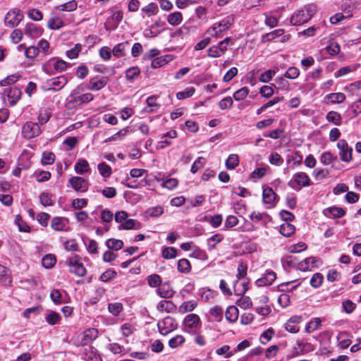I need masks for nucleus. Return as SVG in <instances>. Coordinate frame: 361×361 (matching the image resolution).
Here are the masks:
<instances>
[{"instance_id":"f257e3e1","label":"nucleus","mask_w":361,"mask_h":361,"mask_svg":"<svg viewBox=\"0 0 361 361\" xmlns=\"http://www.w3.org/2000/svg\"><path fill=\"white\" fill-rule=\"evenodd\" d=\"M94 99V95L91 93H85L75 96L72 94L68 98L65 107L66 109L73 111L81 109L82 105L86 104Z\"/></svg>"},{"instance_id":"f03ea898","label":"nucleus","mask_w":361,"mask_h":361,"mask_svg":"<svg viewBox=\"0 0 361 361\" xmlns=\"http://www.w3.org/2000/svg\"><path fill=\"white\" fill-rule=\"evenodd\" d=\"M234 20L233 15L227 16L221 20L214 23L209 32H211L212 36L216 38L219 37L224 31L227 30L234 23Z\"/></svg>"},{"instance_id":"7ed1b4c3","label":"nucleus","mask_w":361,"mask_h":361,"mask_svg":"<svg viewBox=\"0 0 361 361\" xmlns=\"http://www.w3.org/2000/svg\"><path fill=\"white\" fill-rule=\"evenodd\" d=\"M311 185V180L308 175L305 172H297L293 179L288 182V185L293 189L298 191L302 188L307 187Z\"/></svg>"},{"instance_id":"20e7f679","label":"nucleus","mask_w":361,"mask_h":361,"mask_svg":"<svg viewBox=\"0 0 361 361\" xmlns=\"http://www.w3.org/2000/svg\"><path fill=\"white\" fill-rule=\"evenodd\" d=\"M24 14L19 8H15L10 10L5 16L4 24L10 27H17L23 20Z\"/></svg>"},{"instance_id":"39448f33","label":"nucleus","mask_w":361,"mask_h":361,"mask_svg":"<svg viewBox=\"0 0 361 361\" xmlns=\"http://www.w3.org/2000/svg\"><path fill=\"white\" fill-rule=\"evenodd\" d=\"M67 264L69 267V271L77 276L82 277L86 273V268L80 262V258L78 255L68 258Z\"/></svg>"},{"instance_id":"423d86ee","label":"nucleus","mask_w":361,"mask_h":361,"mask_svg":"<svg viewBox=\"0 0 361 361\" xmlns=\"http://www.w3.org/2000/svg\"><path fill=\"white\" fill-rule=\"evenodd\" d=\"M21 133L24 138L30 140L39 136L42 130L38 123L27 121L23 126Z\"/></svg>"},{"instance_id":"0eeeda50","label":"nucleus","mask_w":361,"mask_h":361,"mask_svg":"<svg viewBox=\"0 0 361 361\" xmlns=\"http://www.w3.org/2000/svg\"><path fill=\"white\" fill-rule=\"evenodd\" d=\"M201 326V319L196 314H188L183 323V329L185 332L191 334L192 330Z\"/></svg>"},{"instance_id":"6e6552de","label":"nucleus","mask_w":361,"mask_h":361,"mask_svg":"<svg viewBox=\"0 0 361 361\" xmlns=\"http://www.w3.org/2000/svg\"><path fill=\"white\" fill-rule=\"evenodd\" d=\"M337 147L339 149L338 154L343 161L349 163L352 161L353 148L348 145L345 140H339L337 142Z\"/></svg>"},{"instance_id":"1a4fd4ad","label":"nucleus","mask_w":361,"mask_h":361,"mask_svg":"<svg viewBox=\"0 0 361 361\" xmlns=\"http://www.w3.org/2000/svg\"><path fill=\"white\" fill-rule=\"evenodd\" d=\"M312 17V11L305 8L300 9L290 18V23L293 25H300L308 22Z\"/></svg>"},{"instance_id":"9d476101","label":"nucleus","mask_w":361,"mask_h":361,"mask_svg":"<svg viewBox=\"0 0 361 361\" xmlns=\"http://www.w3.org/2000/svg\"><path fill=\"white\" fill-rule=\"evenodd\" d=\"M159 331L162 335H167L177 327L176 320L171 317H166L157 324Z\"/></svg>"},{"instance_id":"9b49d317","label":"nucleus","mask_w":361,"mask_h":361,"mask_svg":"<svg viewBox=\"0 0 361 361\" xmlns=\"http://www.w3.org/2000/svg\"><path fill=\"white\" fill-rule=\"evenodd\" d=\"M68 82V79L64 75L52 78L47 80L48 90L57 92L61 90Z\"/></svg>"},{"instance_id":"f8f14e48","label":"nucleus","mask_w":361,"mask_h":361,"mask_svg":"<svg viewBox=\"0 0 361 361\" xmlns=\"http://www.w3.org/2000/svg\"><path fill=\"white\" fill-rule=\"evenodd\" d=\"M22 92L20 89L13 87H6L4 89V95L6 96L8 99L10 106H14L17 102L20 99Z\"/></svg>"},{"instance_id":"ddd939ff","label":"nucleus","mask_w":361,"mask_h":361,"mask_svg":"<svg viewBox=\"0 0 361 361\" xmlns=\"http://www.w3.org/2000/svg\"><path fill=\"white\" fill-rule=\"evenodd\" d=\"M107 77H94L90 79L87 89L91 91H99L103 89L108 83Z\"/></svg>"},{"instance_id":"4468645a","label":"nucleus","mask_w":361,"mask_h":361,"mask_svg":"<svg viewBox=\"0 0 361 361\" xmlns=\"http://www.w3.org/2000/svg\"><path fill=\"white\" fill-rule=\"evenodd\" d=\"M276 279V274L272 270H267L265 273L255 281L258 287H263L271 285Z\"/></svg>"},{"instance_id":"2eb2a0df","label":"nucleus","mask_w":361,"mask_h":361,"mask_svg":"<svg viewBox=\"0 0 361 361\" xmlns=\"http://www.w3.org/2000/svg\"><path fill=\"white\" fill-rule=\"evenodd\" d=\"M71 187L77 192H85L88 190V184L85 179L80 176H73L69 179Z\"/></svg>"},{"instance_id":"dca6fc26","label":"nucleus","mask_w":361,"mask_h":361,"mask_svg":"<svg viewBox=\"0 0 361 361\" xmlns=\"http://www.w3.org/2000/svg\"><path fill=\"white\" fill-rule=\"evenodd\" d=\"M98 330L95 328H89L85 330L81 334L80 344L87 345L98 337Z\"/></svg>"},{"instance_id":"f3484780","label":"nucleus","mask_w":361,"mask_h":361,"mask_svg":"<svg viewBox=\"0 0 361 361\" xmlns=\"http://www.w3.org/2000/svg\"><path fill=\"white\" fill-rule=\"evenodd\" d=\"M156 292L162 298H172L176 291L173 289L169 281L162 283V284L157 289Z\"/></svg>"},{"instance_id":"a211bd4d","label":"nucleus","mask_w":361,"mask_h":361,"mask_svg":"<svg viewBox=\"0 0 361 361\" xmlns=\"http://www.w3.org/2000/svg\"><path fill=\"white\" fill-rule=\"evenodd\" d=\"M278 197L276 193L270 187H267L262 191V200L264 204H272V207L276 204V200Z\"/></svg>"},{"instance_id":"6ab92c4d","label":"nucleus","mask_w":361,"mask_h":361,"mask_svg":"<svg viewBox=\"0 0 361 361\" xmlns=\"http://www.w3.org/2000/svg\"><path fill=\"white\" fill-rule=\"evenodd\" d=\"M43 33V29L33 23H27L25 34L31 38L39 37Z\"/></svg>"},{"instance_id":"aec40b11","label":"nucleus","mask_w":361,"mask_h":361,"mask_svg":"<svg viewBox=\"0 0 361 361\" xmlns=\"http://www.w3.org/2000/svg\"><path fill=\"white\" fill-rule=\"evenodd\" d=\"M68 219L60 216H55L51 221V227L56 231H66Z\"/></svg>"},{"instance_id":"412c9836","label":"nucleus","mask_w":361,"mask_h":361,"mask_svg":"<svg viewBox=\"0 0 361 361\" xmlns=\"http://www.w3.org/2000/svg\"><path fill=\"white\" fill-rule=\"evenodd\" d=\"M318 260L319 259L315 257H307L298 263V268L302 271H307L310 269V267H317Z\"/></svg>"},{"instance_id":"4be33fe9","label":"nucleus","mask_w":361,"mask_h":361,"mask_svg":"<svg viewBox=\"0 0 361 361\" xmlns=\"http://www.w3.org/2000/svg\"><path fill=\"white\" fill-rule=\"evenodd\" d=\"M173 59V56L170 54L161 56L152 59L151 62V67L152 68H161Z\"/></svg>"},{"instance_id":"5701e85b","label":"nucleus","mask_w":361,"mask_h":361,"mask_svg":"<svg viewBox=\"0 0 361 361\" xmlns=\"http://www.w3.org/2000/svg\"><path fill=\"white\" fill-rule=\"evenodd\" d=\"M300 321V317H292L284 324L285 329L291 334L298 333L300 331V327L298 326Z\"/></svg>"},{"instance_id":"b1692460","label":"nucleus","mask_w":361,"mask_h":361,"mask_svg":"<svg viewBox=\"0 0 361 361\" xmlns=\"http://www.w3.org/2000/svg\"><path fill=\"white\" fill-rule=\"evenodd\" d=\"M346 99L345 94L342 92L330 93L327 94L324 99L326 104H341Z\"/></svg>"},{"instance_id":"393cba45","label":"nucleus","mask_w":361,"mask_h":361,"mask_svg":"<svg viewBox=\"0 0 361 361\" xmlns=\"http://www.w3.org/2000/svg\"><path fill=\"white\" fill-rule=\"evenodd\" d=\"M324 212L326 216L330 215L334 219L342 218L346 214V211L343 208L336 206L326 209Z\"/></svg>"},{"instance_id":"a878e982","label":"nucleus","mask_w":361,"mask_h":361,"mask_svg":"<svg viewBox=\"0 0 361 361\" xmlns=\"http://www.w3.org/2000/svg\"><path fill=\"white\" fill-rule=\"evenodd\" d=\"M157 309L159 312L171 313L176 311V305L171 300H164L157 304Z\"/></svg>"},{"instance_id":"bb28decb","label":"nucleus","mask_w":361,"mask_h":361,"mask_svg":"<svg viewBox=\"0 0 361 361\" xmlns=\"http://www.w3.org/2000/svg\"><path fill=\"white\" fill-rule=\"evenodd\" d=\"M246 281L242 282L239 286H238V281H235L233 283V293L235 295L238 296H242L243 295L247 290L249 289V283L250 282V279H246Z\"/></svg>"},{"instance_id":"cd10ccee","label":"nucleus","mask_w":361,"mask_h":361,"mask_svg":"<svg viewBox=\"0 0 361 361\" xmlns=\"http://www.w3.org/2000/svg\"><path fill=\"white\" fill-rule=\"evenodd\" d=\"M238 314H239V311H238V309L237 308V307H235L234 305H231V306L228 307L226 310L225 317L228 322L233 323L238 320Z\"/></svg>"},{"instance_id":"c85d7f7f","label":"nucleus","mask_w":361,"mask_h":361,"mask_svg":"<svg viewBox=\"0 0 361 361\" xmlns=\"http://www.w3.org/2000/svg\"><path fill=\"white\" fill-rule=\"evenodd\" d=\"M350 337V336L347 331H342L338 334L337 338L341 348L345 349L350 345L351 340Z\"/></svg>"},{"instance_id":"c756f323","label":"nucleus","mask_w":361,"mask_h":361,"mask_svg":"<svg viewBox=\"0 0 361 361\" xmlns=\"http://www.w3.org/2000/svg\"><path fill=\"white\" fill-rule=\"evenodd\" d=\"M75 171L78 174L82 175L90 170L89 163L85 159H79L78 161L75 164Z\"/></svg>"},{"instance_id":"7c9ffc66","label":"nucleus","mask_w":361,"mask_h":361,"mask_svg":"<svg viewBox=\"0 0 361 361\" xmlns=\"http://www.w3.org/2000/svg\"><path fill=\"white\" fill-rule=\"evenodd\" d=\"M322 326V320L319 317L312 319L306 325L305 330L307 333L310 334L317 330Z\"/></svg>"},{"instance_id":"2f4dec72","label":"nucleus","mask_w":361,"mask_h":361,"mask_svg":"<svg viewBox=\"0 0 361 361\" xmlns=\"http://www.w3.org/2000/svg\"><path fill=\"white\" fill-rule=\"evenodd\" d=\"M183 14L180 11L170 13L167 17V22L172 26H177L183 21Z\"/></svg>"},{"instance_id":"473e14b6","label":"nucleus","mask_w":361,"mask_h":361,"mask_svg":"<svg viewBox=\"0 0 361 361\" xmlns=\"http://www.w3.org/2000/svg\"><path fill=\"white\" fill-rule=\"evenodd\" d=\"M177 269L181 274H189L191 271V264L187 259H180L178 261Z\"/></svg>"},{"instance_id":"72a5a7b5","label":"nucleus","mask_w":361,"mask_h":361,"mask_svg":"<svg viewBox=\"0 0 361 361\" xmlns=\"http://www.w3.org/2000/svg\"><path fill=\"white\" fill-rule=\"evenodd\" d=\"M295 231L294 225L289 222L283 223L280 226V233L285 237H290Z\"/></svg>"},{"instance_id":"f704fd0d","label":"nucleus","mask_w":361,"mask_h":361,"mask_svg":"<svg viewBox=\"0 0 361 361\" xmlns=\"http://www.w3.org/2000/svg\"><path fill=\"white\" fill-rule=\"evenodd\" d=\"M224 240V236L220 233H216L207 239V245L209 250H213L216 248V245Z\"/></svg>"},{"instance_id":"c9c22d12","label":"nucleus","mask_w":361,"mask_h":361,"mask_svg":"<svg viewBox=\"0 0 361 361\" xmlns=\"http://www.w3.org/2000/svg\"><path fill=\"white\" fill-rule=\"evenodd\" d=\"M148 285L152 288H159L162 284L161 277L157 274H152L147 278Z\"/></svg>"},{"instance_id":"e433bc0d","label":"nucleus","mask_w":361,"mask_h":361,"mask_svg":"<svg viewBox=\"0 0 361 361\" xmlns=\"http://www.w3.org/2000/svg\"><path fill=\"white\" fill-rule=\"evenodd\" d=\"M326 119L334 125L340 126L341 124L342 116L339 113L334 111H331L327 113Z\"/></svg>"},{"instance_id":"4c0bfd02","label":"nucleus","mask_w":361,"mask_h":361,"mask_svg":"<svg viewBox=\"0 0 361 361\" xmlns=\"http://www.w3.org/2000/svg\"><path fill=\"white\" fill-rule=\"evenodd\" d=\"M47 26L51 30H59L64 26V23L60 17H53L48 20Z\"/></svg>"},{"instance_id":"58836bf2","label":"nucleus","mask_w":361,"mask_h":361,"mask_svg":"<svg viewBox=\"0 0 361 361\" xmlns=\"http://www.w3.org/2000/svg\"><path fill=\"white\" fill-rule=\"evenodd\" d=\"M197 303L195 300H191L185 301L180 307L179 311L182 313L191 312L196 308Z\"/></svg>"},{"instance_id":"ea45409f","label":"nucleus","mask_w":361,"mask_h":361,"mask_svg":"<svg viewBox=\"0 0 361 361\" xmlns=\"http://www.w3.org/2000/svg\"><path fill=\"white\" fill-rule=\"evenodd\" d=\"M98 171L99 174L104 178H109L112 173L111 167L106 162H101L98 164Z\"/></svg>"},{"instance_id":"a19ab883","label":"nucleus","mask_w":361,"mask_h":361,"mask_svg":"<svg viewBox=\"0 0 361 361\" xmlns=\"http://www.w3.org/2000/svg\"><path fill=\"white\" fill-rule=\"evenodd\" d=\"M239 164V157L238 154H231L226 161V166L228 169L233 170Z\"/></svg>"},{"instance_id":"79ce46f5","label":"nucleus","mask_w":361,"mask_h":361,"mask_svg":"<svg viewBox=\"0 0 361 361\" xmlns=\"http://www.w3.org/2000/svg\"><path fill=\"white\" fill-rule=\"evenodd\" d=\"M106 245L109 250H120L123 247V242L121 240L110 238L106 240Z\"/></svg>"},{"instance_id":"37998d69","label":"nucleus","mask_w":361,"mask_h":361,"mask_svg":"<svg viewBox=\"0 0 361 361\" xmlns=\"http://www.w3.org/2000/svg\"><path fill=\"white\" fill-rule=\"evenodd\" d=\"M49 63H53L54 70L58 73L64 71L67 68V63L61 59L53 58L49 61Z\"/></svg>"},{"instance_id":"c03bdc74","label":"nucleus","mask_w":361,"mask_h":361,"mask_svg":"<svg viewBox=\"0 0 361 361\" xmlns=\"http://www.w3.org/2000/svg\"><path fill=\"white\" fill-rule=\"evenodd\" d=\"M107 349L114 355H123L126 354L124 347L117 343H109L107 345Z\"/></svg>"},{"instance_id":"a18cd8bd","label":"nucleus","mask_w":361,"mask_h":361,"mask_svg":"<svg viewBox=\"0 0 361 361\" xmlns=\"http://www.w3.org/2000/svg\"><path fill=\"white\" fill-rule=\"evenodd\" d=\"M40 203L44 207H49L54 205L53 195L49 192H44L39 195Z\"/></svg>"},{"instance_id":"49530a36","label":"nucleus","mask_w":361,"mask_h":361,"mask_svg":"<svg viewBox=\"0 0 361 361\" xmlns=\"http://www.w3.org/2000/svg\"><path fill=\"white\" fill-rule=\"evenodd\" d=\"M209 314L215 319L216 322H221L224 316V310L220 306H214L209 310Z\"/></svg>"},{"instance_id":"de8ad7c7","label":"nucleus","mask_w":361,"mask_h":361,"mask_svg":"<svg viewBox=\"0 0 361 361\" xmlns=\"http://www.w3.org/2000/svg\"><path fill=\"white\" fill-rule=\"evenodd\" d=\"M78 4L75 0H71L65 4H61L56 7L57 9L62 11H73L77 9Z\"/></svg>"},{"instance_id":"09e8293b","label":"nucleus","mask_w":361,"mask_h":361,"mask_svg":"<svg viewBox=\"0 0 361 361\" xmlns=\"http://www.w3.org/2000/svg\"><path fill=\"white\" fill-rule=\"evenodd\" d=\"M56 259L54 255H46L42 259V266L45 269H51L56 264Z\"/></svg>"},{"instance_id":"8fccbe9b","label":"nucleus","mask_w":361,"mask_h":361,"mask_svg":"<svg viewBox=\"0 0 361 361\" xmlns=\"http://www.w3.org/2000/svg\"><path fill=\"white\" fill-rule=\"evenodd\" d=\"M142 11L145 13L148 17H150L158 13L159 8L155 3L152 2L143 7Z\"/></svg>"},{"instance_id":"3c124183","label":"nucleus","mask_w":361,"mask_h":361,"mask_svg":"<svg viewBox=\"0 0 361 361\" xmlns=\"http://www.w3.org/2000/svg\"><path fill=\"white\" fill-rule=\"evenodd\" d=\"M336 160V156H334L331 152H324L320 157V161L324 165H331L333 161Z\"/></svg>"},{"instance_id":"603ef678","label":"nucleus","mask_w":361,"mask_h":361,"mask_svg":"<svg viewBox=\"0 0 361 361\" xmlns=\"http://www.w3.org/2000/svg\"><path fill=\"white\" fill-rule=\"evenodd\" d=\"M247 273V264L244 262L239 263L237 269L236 278L238 281L246 277Z\"/></svg>"},{"instance_id":"864d4df0","label":"nucleus","mask_w":361,"mask_h":361,"mask_svg":"<svg viewBox=\"0 0 361 361\" xmlns=\"http://www.w3.org/2000/svg\"><path fill=\"white\" fill-rule=\"evenodd\" d=\"M128 44L129 43L128 42H124L116 44L112 49V54L117 58L124 56L123 52L128 46Z\"/></svg>"},{"instance_id":"5fc2aeb1","label":"nucleus","mask_w":361,"mask_h":361,"mask_svg":"<svg viewBox=\"0 0 361 361\" xmlns=\"http://www.w3.org/2000/svg\"><path fill=\"white\" fill-rule=\"evenodd\" d=\"M269 161L271 165L281 166L283 164V159L276 152H272L269 157Z\"/></svg>"},{"instance_id":"6e6d98bb","label":"nucleus","mask_w":361,"mask_h":361,"mask_svg":"<svg viewBox=\"0 0 361 361\" xmlns=\"http://www.w3.org/2000/svg\"><path fill=\"white\" fill-rule=\"evenodd\" d=\"M128 133V128H123L104 140L105 143L123 139Z\"/></svg>"},{"instance_id":"4d7b16f0","label":"nucleus","mask_w":361,"mask_h":361,"mask_svg":"<svg viewBox=\"0 0 361 361\" xmlns=\"http://www.w3.org/2000/svg\"><path fill=\"white\" fill-rule=\"evenodd\" d=\"M185 338L182 335H176V336L171 338L169 341V345L171 348H176L180 345H182L185 343Z\"/></svg>"},{"instance_id":"13d9d810","label":"nucleus","mask_w":361,"mask_h":361,"mask_svg":"<svg viewBox=\"0 0 361 361\" xmlns=\"http://www.w3.org/2000/svg\"><path fill=\"white\" fill-rule=\"evenodd\" d=\"M117 273L115 270L109 269L99 276V280L102 282L106 283L110 280L115 279Z\"/></svg>"},{"instance_id":"bf43d9fd","label":"nucleus","mask_w":361,"mask_h":361,"mask_svg":"<svg viewBox=\"0 0 361 361\" xmlns=\"http://www.w3.org/2000/svg\"><path fill=\"white\" fill-rule=\"evenodd\" d=\"M324 276L321 273H315L313 274L310 279V285L314 288H318L323 283Z\"/></svg>"},{"instance_id":"052dcab7","label":"nucleus","mask_w":361,"mask_h":361,"mask_svg":"<svg viewBox=\"0 0 361 361\" xmlns=\"http://www.w3.org/2000/svg\"><path fill=\"white\" fill-rule=\"evenodd\" d=\"M55 161V154L51 152H44L42 153L41 163L43 166L51 164Z\"/></svg>"},{"instance_id":"680f3d73","label":"nucleus","mask_w":361,"mask_h":361,"mask_svg":"<svg viewBox=\"0 0 361 361\" xmlns=\"http://www.w3.org/2000/svg\"><path fill=\"white\" fill-rule=\"evenodd\" d=\"M161 255L164 259H173L177 256V250L173 247H168L163 249Z\"/></svg>"},{"instance_id":"e2e57ef3","label":"nucleus","mask_w":361,"mask_h":361,"mask_svg":"<svg viewBox=\"0 0 361 361\" xmlns=\"http://www.w3.org/2000/svg\"><path fill=\"white\" fill-rule=\"evenodd\" d=\"M46 322L50 325H55L59 323L61 320L60 314L54 311H51L49 314L47 315Z\"/></svg>"},{"instance_id":"0e129e2a","label":"nucleus","mask_w":361,"mask_h":361,"mask_svg":"<svg viewBox=\"0 0 361 361\" xmlns=\"http://www.w3.org/2000/svg\"><path fill=\"white\" fill-rule=\"evenodd\" d=\"M249 94V89L247 87H243L233 93V99L235 101H241L244 99Z\"/></svg>"},{"instance_id":"69168bd1","label":"nucleus","mask_w":361,"mask_h":361,"mask_svg":"<svg viewBox=\"0 0 361 361\" xmlns=\"http://www.w3.org/2000/svg\"><path fill=\"white\" fill-rule=\"evenodd\" d=\"M190 257L196 258L198 259L204 260L207 259V255L206 252L201 250L200 247L197 246H194V249L192 253L190 255Z\"/></svg>"},{"instance_id":"338daca9","label":"nucleus","mask_w":361,"mask_h":361,"mask_svg":"<svg viewBox=\"0 0 361 361\" xmlns=\"http://www.w3.org/2000/svg\"><path fill=\"white\" fill-rule=\"evenodd\" d=\"M205 164V159L202 157H199L192 164L190 171L192 173H196L200 169L204 167Z\"/></svg>"},{"instance_id":"774afa93","label":"nucleus","mask_w":361,"mask_h":361,"mask_svg":"<svg viewBox=\"0 0 361 361\" xmlns=\"http://www.w3.org/2000/svg\"><path fill=\"white\" fill-rule=\"evenodd\" d=\"M313 176L316 179L322 180L329 176V171L328 169L317 168L313 171Z\"/></svg>"}]
</instances>
